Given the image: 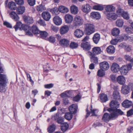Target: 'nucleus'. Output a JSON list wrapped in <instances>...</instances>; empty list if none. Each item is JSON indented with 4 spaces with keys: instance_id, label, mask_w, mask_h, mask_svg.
Returning <instances> with one entry per match:
<instances>
[{
    "instance_id": "obj_63",
    "label": "nucleus",
    "mask_w": 133,
    "mask_h": 133,
    "mask_svg": "<svg viewBox=\"0 0 133 133\" xmlns=\"http://www.w3.org/2000/svg\"><path fill=\"white\" fill-rule=\"evenodd\" d=\"M15 1L17 4L22 5L24 4V2L23 0H15Z\"/></svg>"
},
{
    "instance_id": "obj_42",
    "label": "nucleus",
    "mask_w": 133,
    "mask_h": 133,
    "mask_svg": "<svg viewBox=\"0 0 133 133\" xmlns=\"http://www.w3.org/2000/svg\"><path fill=\"white\" fill-rule=\"evenodd\" d=\"M32 32L35 34H39L40 32V31L36 25H33L32 27Z\"/></svg>"
},
{
    "instance_id": "obj_34",
    "label": "nucleus",
    "mask_w": 133,
    "mask_h": 133,
    "mask_svg": "<svg viewBox=\"0 0 133 133\" xmlns=\"http://www.w3.org/2000/svg\"><path fill=\"white\" fill-rule=\"evenodd\" d=\"M124 21L122 19H118L116 22V25L119 28H121L122 27Z\"/></svg>"
},
{
    "instance_id": "obj_7",
    "label": "nucleus",
    "mask_w": 133,
    "mask_h": 133,
    "mask_svg": "<svg viewBox=\"0 0 133 133\" xmlns=\"http://www.w3.org/2000/svg\"><path fill=\"white\" fill-rule=\"evenodd\" d=\"M119 103L116 101L112 100L111 101L110 104V105L111 107L110 108L114 110H120L117 109L119 107Z\"/></svg>"
},
{
    "instance_id": "obj_41",
    "label": "nucleus",
    "mask_w": 133,
    "mask_h": 133,
    "mask_svg": "<svg viewBox=\"0 0 133 133\" xmlns=\"http://www.w3.org/2000/svg\"><path fill=\"white\" fill-rule=\"evenodd\" d=\"M55 129V125L54 124H53L48 128V131L49 133H52L54 131Z\"/></svg>"
},
{
    "instance_id": "obj_16",
    "label": "nucleus",
    "mask_w": 133,
    "mask_h": 133,
    "mask_svg": "<svg viewBox=\"0 0 133 133\" xmlns=\"http://www.w3.org/2000/svg\"><path fill=\"white\" fill-rule=\"evenodd\" d=\"M73 17L71 15L68 14L65 16V20L66 23L68 24L71 23L73 20Z\"/></svg>"
},
{
    "instance_id": "obj_1",
    "label": "nucleus",
    "mask_w": 133,
    "mask_h": 133,
    "mask_svg": "<svg viewBox=\"0 0 133 133\" xmlns=\"http://www.w3.org/2000/svg\"><path fill=\"white\" fill-rule=\"evenodd\" d=\"M107 110L110 112V114L105 113L103 115L102 120L106 122L110 120H114L117 118L119 115H122L124 113L121 110H113L108 108Z\"/></svg>"
},
{
    "instance_id": "obj_47",
    "label": "nucleus",
    "mask_w": 133,
    "mask_h": 133,
    "mask_svg": "<svg viewBox=\"0 0 133 133\" xmlns=\"http://www.w3.org/2000/svg\"><path fill=\"white\" fill-rule=\"evenodd\" d=\"M93 9L101 11L103 9V7L101 5H98L94 6H93Z\"/></svg>"
},
{
    "instance_id": "obj_44",
    "label": "nucleus",
    "mask_w": 133,
    "mask_h": 133,
    "mask_svg": "<svg viewBox=\"0 0 133 133\" xmlns=\"http://www.w3.org/2000/svg\"><path fill=\"white\" fill-rule=\"evenodd\" d=\"M50 11L53 14L57 15L59 14L60 12L59 8L58 9L57 7H55L50 10Z\"/></svg>"
},
{
    "instance_id": "obj_15",
    "label": "nucleus",
    "mask_w": 133,
    "mask_h": 133,
    "mask_svg": "<svg viewBox=\"0 0 133 133\" xmlns=\"http://www.w3.org/2000/svg\"><path fill=\"white\" fill-rule=\"evenodd\" d=\"M23 18L25 22L28 24H32L34 22V20L32 17L25 16L23 17Z\"/></svg>"
},
{
    "instance_id": "obj_12",
    "label": "nucleus",
    "mask_w": 133,
    "mask_h": 133,
    "mask_svg": "<svg viewBox=\"0 0 133 133\" xmlns=\"http://www.w3.org/2000/svg\"><path fill=\"white\" fill-rule=\"evenodd\" d=\"M106 15L107 18L110 20H115L117 18V15L113 12L108 13Z\"/></svg>"
},
{
    "instance_id": "obj_24",
    "label": "nucleus",
    "mask_w": 133,
    "mask_h": 133,
    "mask_svg": "<svg viewBox=\"0 0 133 133\" xmlns=\"http://www.w3.org/2000/svg\"><path fill=\"white\" fill-rule=\"evenodd\" d=\"M99 97L102 102H105L108 100L107 95L104 93L100 94L99 95Z\"/></svg>"
},
{
    "instance_id": "obj_31",
    "label": "nucleus",
    "mask_w": 133,
    "mask_h": 133,
    "mask_svg": "<svg viewBox=\"0 0 133 133\" xmlns=\"http://www.w3.org/2000/svg\"><path fill=\"white\" fill-rule=\"evenodd\" d=\"M25 7L23 6H19L16 9L17 13L19 14H23L25 11Z\"/></svg>"
},
{
    "instance_id": "obj_10",
    "label": "nucleus",
    "mask_w": 133,
    "mask_h": 133,
    "mask_svg": "<svg viewBox=\"0 0 133 133\" xmlns=\"http://www.w3.org/2000/svg\"><path fill=\"white\" fill-rule=\"evenodd\" d=\"M119 65L116 63H114L112 64L111 66V70L113 73L118 72L120 70Z\"/></svg>"
},
{
    "instance_id": "obj_46",
    "label": "nucleus",
    "mask_w": 133,
    "mask_h": 133,
    "mask_svg": "<svg viewBox=\"0 0 133 133\" xmlns=\"http://www.w3.org/2000/svg\"><path fill=\"white\" fill-rule=\"evenodd\" d=\"M101 69L99 70L97 72V75L99 77H102L105 75V72Z\"/></svg>"
},
{
    "instance_id": "obj_17",
    "label": "nucleus",
    "mask_w": 133,
    "mask_h": 133,
    "mask_svg": "<svg viewBox=\"0 0 133 133\" xmlns=\"http://www.w3.org/2000/svg\"><path fill=\"white\" fill-rule=\"evenodd\" d=\"M117 80L118 83L122 85L125 84L126 81L125 77L122 75L118 76L117 78Z\"/></svg>"
},
{
    "instance_id": "obj_64",
    "label": "nucleus",
    "mask_w": 133,
    "mask_h": 133,
    "mask_svg": "<svg viewBox=\"0 0 133 133\" xmlns=\"http://www.w3.org/2000/svg\"><path fill=\"white\" fill-rule=\"evenodd\" d=\"M89 39V37L87 36L82 40V42H89L88 41Z\"/></svg>"
},
{
    "instance_id": "obj_45",
    "label": "nucleus",
    "mask_w": 133,
    "mask_h": 133,
    "mask_svg": "<svg viewBox=\"0 0 133 133\" xmlns=\"http://www.w3.org/2000/svg\"><path fill=\"white\" fill-rule=\"evenodd\" d=\"M123 39V38H122L121 39L118 38L114 39L111 41L110 43L112 44L116 45L118 42H121V41H122Z\"/></svg>"
},
{
    "instance_id": "obj_13",
    "label": "nucleus",
    "mask_w": 133,
    "mask_h": 133,
    "mask_svg": "<svg viewBox=\"0 0 133 133\" xmlns=\"http://www.w3.org/2000/svg\"><path fill=\"white\" fill-rule=\"evenodd\" d=\"M8 13H9L10 17L15 21H17L19 20V18L16 13L14 11L9 12L8 11Z\"/></svg>"
},
{
    "instance_id": "obj_18",
    "label": "nucleus",
    "mask_w": 133,
    "mask_h": 133,
    "mask_svg": "<svg viewBox=\"0 0 133 133\" xmlns=\"http://www.w3.org/2000/svg\"><path fill=\"white\" fill-rule=\"evenodd\" d=\"M78 107L77 105L72 104L69 107V110L70 113L73 114H75L77 111Z\"/></svg>"
},
{
    "instance_id": "obj_38",
    "label": "nucleus",
    "mask_w": 133,
    "mask_h": 133,
    "mask_svg": "<svg viewBox=\"0 0 133 133\" xmlns=\"http://www.w3.org/2000/svg\"><path fill=\"white\" fill-rule=\"evenodd\" d=\"M59 10L60 12L63 13H66L68 12L69 11L68 8L67 7L62 6L59 7Z\"/></svg>"
},
{
    "instance_id": "obj_5",
    "label": "nucleus",
    "mask_w": 133,
    "mask_h": 133,
    "mask_svg": "<svg viewBox=\"0 0 133 133\" xmlns=\"http://www.w3.org/2000/svg\"><path fill=\"white\" fill-rule=\"evenodd\" d=\"M83 22L82 18L79 16H76L74 18L72 26L73 28L81 26Z\"/></svg>"
},
{
    "instance_id": "obj_40",
    "label": "nucleus",
    "mask_w": 133,
    "mask_h": 133,
    "mask_svg": "<svg viewBox=\"0 0 133 133\" xmlns=\"http://www.w3.org/2000/svg\"><path fill=\"white\" fill-rule=\"evenodd\" d=\"M72 114L69 112L66 113L64 116V118L68 121L72 119Z\"/></svg>"
},
{
    "instance_id": "obj_25",
    "label": "nucleus",
    "mask_w": 133,
    "mask_h": 133,
    "mask_svg": "<svg viewBox=\"0 0 133 133\" xmlns=\"http://www.w3.org/2000/svg\"><path fill=\"white\" fill-rule=\"evenodd\" d=\"M132 102L128 100L124 101L122 103V106L125 108H128L130 107L132 104Z\"/></svg>"
},
{
    "instance_id": "obj_49",
    "label": "nucleus",
    "mask_w": 133,
    "mask_h": 133,
    "mask_svg": "<svg viewBox=\"0 0 133 133\" xmlns=\"http://www.w3.org/2000/svg\"><path fill=\"white\" fill-rule=\"evenodd\" d=\"M121 16L124 19L126 20H128L129 18V15L127 12L124 11Z\"/></svg>"
},
{
    "instance_id": "obj_23",
    "label": "nucleus",
    "mask_w": 133,
    "mask_h": 133,
    "mask_svg": "<svg viewBox=\"0 0 133 133\" xmlns=\"http://www.w3.org/2000/svg\"><path fill=\"white\" fill-rule=\"evenodd\" d=\"M54 23L57 25H59L62 23L61 19L58 16H55L53 18Z\"/></svg>"
},
{
    "instance_id": "obj_62",
    "label": "nucleus",
    "mask_w": 133,
    "mask_h": 133,
    "mask_svg": "<svg viewBox=\"0 0 133 133\" xmlns=\"http://www.w3.org/2000/svg\"><path fill=\"white\" fill-rule=\"evenodd\" d=\"M51 29L55 32H57L58 31L59 29L58 27L53 25L51 26Z\"/></svg>"
},
{
    "instance_id": "obj_37",
    "label": "nucleus",
    "mask_w": 133,
    "mask_h": 133,
    "mask_svg": "<svg viewBox=\"0 0 133 133\" xmlns=\"http://www.w3.org/2000/svg\"><path fill=\"white\" fill-rule=\"evenodd\" d=\"M100 39V35L98 34H95L94 35L93 38L94 42L96 44H97Z\"/></svg>"
},
{
    "instance_id": "obj_56",
    "label": "nucleus",
    "mask_w": 133,
    "mask_h": 133,
    "mask_svg": "<svg viewBox=\"0 0 133 133\" xmlns=\"http://www.w3.org/2000/svg\"><path fill=\"white\" fill-rule=\"evenodd\" d=\"M29 4L31 6H34L35 4V0H28Z\"/></svg>"
},
{
    "instance_id": "obj_54",
    "label": "nucleus",
    "mask_w": 133,
    "mask_h": 133,
    "mask_svg": "<svg viewBox=\"0 0 133 133\" xmlns=\"http://www.w3.org/2000/svg\"><path fill=\"white\" fill-rule=\"evenodd\" d=\"M69 91H67L65 92L61 93L60 96L61 97H64L67 96L68 94L70 92Z\"/></svg>"
},
{
    "instance_id": "obj_51",
    "label": "nucleus",
    "mask_w": 133,
    "mask_h": 133,
    "mask_svg": "<svg viewBox=\"0 0 133 133\" xmlns=\"http://www.w3.org/2000/svg\"><path fill=\"white\" fill-rule=\"evenodd\" d=\"M48 40L50 42L54 43L56 41V39L54 37L51 36L48 38Z\"/></svg>"
},
{
    "instance_id": "obj_3",
    "label": "nucleus",
    "mask_w": 133,
    "mask_h": 133,
    "mask_svg": "<svg viewBox=\"0 0 133 133\" xmlns=\"http://www.w3.org/2000/svg\"><path fill=\"white\" fill-rule=\"evenodd\" d=\"M14 28L15 29V31H17L19 29L20 30H23L25 32L31 29V27L29 25L24 24H22L21 22H17L16 24L14 26Z\"/></svg>"
},
{
    "instance_id": "obj_28",
    "label": "nucleus",
    "mask_w": 133,
    "mask_h": 133,
    "mask_svg": "<svg viewBox=\"0 0 133 133\" xmlns=\"http://www.w3.org/2000/svg\"><path fill=\"white\" fill-rule=\"evenodd\" d=\"M115 9V7L112 5H107L105 8L107 13L114 11Z\"/></svg>"
},
{
    "instance_id": "obj_9",
    "label": "nucleus",
    "mask_w": 133,
    "mask_h": 133,
    "mask_svg": "<svg viewBox=\"0 0 133 133\" xmlns=\"http://www.w3.org/2000/svg\"><path fill=\"white\" fill-rule=\"evenodd\" d=\"M88 54L90 56L91 61L95 64H98V59L97 57L95 56L92 54L91 52H88Z\"/></svg>"
},
{
    "instance_id": "obj_11",
    "label": "nucleus",
    "mask_w": 133,
    "mask_h": 133,
    "mask_svg": "<svg viewBox=\"0 0 133 133\" xmlns=\"http://www.w3.org/2000/svg\"><path fill=\"white\" fill-rule=\"evenodd\" d=\"M81 46V47L85 50H89L91 48L90 42H82Z\"/></svg>"
},
{
    "instance_id": "obj_39",
    "label": "nucleus",
    "mask_w": 133,
    "mask_h": 133,
    "mask_svg": "<svg viewBox=\"0 0 133 133\" xmlns=\"http://www.w3.org/2000/svg\"><path fill=\"white\" fill-rule=\"evenodd\" d=\"M113 96L114 99L116 100H120V96L119 92L116 90L114 92Z\"/></svg>"
},
{
    "instance_id": "obj_35",
    "label": "nucleus",
    "mask_w": 133,
    "mask_h": 133,
    "mask_svg": "<svg viewBox=\"0 0 133 133\" xmlns=\"http://www.w3.org/2000/svg\"><path fill=\"white\" fill-rule=\"evenodd\" d=\"M8 6L11 10H15L16 8V6L15 3L11 2L9 3Z\"/></svg>"
},
{
    "instance_id": "obj_4",
    "label": "nucleus",
    "mask_w": 133,
    "mask_h": 133,
    "mask_svg": "<svg viewBox=\"0 0 133 133\" xmlns=\"http://www.w3.org/2000/svg\"><path fill=\"white\" fill-rule=\"evenodd\" d=\"M132 65L131 64H128L126 65L122 66L120 69L121 74L123 75H126L132 68Z\"/></svg>"
},
{
    "instance_id": "obj_27",
    "label": "nucleus",
    "mask_w": 133,
    "mask_h": 133,
    "mask_svg": "<svg viewBox=\"0 0 133 133\" xmlns=\"http://www.w3.org/2000/svg\"><path fill=\"white\" fill-rule=\"evenodd\" d=\"M106 49L107 52L110 54H113L115 51V48L112 45H110L108 46Z\"/></svg>"
},
{
    "instance_id": "obj_58",
    "label": "nucleus",
    "mask_w": 133,
    "mask_h": 133,
    "mask_svg": "<svg viewBox=\"0 0 133 133\" xmlns=\"http://www.w3.org/2000/svg\"><path fill=\"white\" fill-rule=\"evenodd\" d=\"M3 24L8 28H12V25L10 23L7 22H4L3 23Z\"/></svg>"
},
{
    "instance_id": "obj_6",
    "label": "nucleus",
    "mask_w": 133,
    "mask_h": 133,
    "mask_svg": "<svg viewBox=\"0 0 133 133\" xmlns=\"http://www.w3.org/2000/svg\"><path fill=\"white\" fill-rule=\"evenodd\" d=\"M85 31L87 34L90 35L95 31L94 26L93 24L87 23L85 25Z\"/></svg>"
},
{
    "instance_id": "obj_20",
    "label": "nucleus",
    "mask_w": 133,
    "mask_h": 133,
    "mask_svg": "<svg viewBox=\"0 0 133 133\" xmlns=\"http://www.w3.org/2000/svg\"><path fill=\"white\" fill-rule=\"evenodd\" d=\"M74 35L77 38H80L84 35L83 31L79 29H77L74 32Z\"/></svg>"
},
{
    "instance_id": "obj_22",
    "label": "nucleus",
    "mask_w": 133,
    "mask_h": 133,
    "mask_svg": "<svg viewBox=\"0 0 133 133\" xmlns=\"http://www.w3.org/2000/svg\"><path fill=\"white\" fill-rule=\"evenodd\" d=\"M92 54L94 55H98L101 53L102 50L100 48L98 47H95L92 49Z\"/></svg>"
},
{
    "instance_id": "obj_55",
    "label": "nucleus",
    "mask_w": 133,
    "mask_h": 133,
    "mask_svg": "<svg viewBox=\"0 0 133 133\" xmlns=\"http://www.w3.org/2000/svg\"><path fill=\"white\" fill-rule=\"evenodd\" d=\"M59 114L58 113H57L53 116H52V118L56 121L60 117Z\"/></svg>"
},
{
    "instance_id": "obj_14",
    "label": "nucleus",
    "mask_w": 133,
    "mask_h": 133,
    "mask_svg": "<svg viewBox=\"0 0 133 133\" xmlns=\"http://www.w3.org/2000/svg\"><path fill=\"white\" fill-rule=\"evenodd\" d=\"M91 6L89 4L83 5L82 7V10L84 13H88L91 11Z\"/></svg>"
},
{
    "instance_id": "obj_43",
    "label": "nucleus",
    "mask_w": 133,
    "mask_h": 133,
    "mask_svg": "<svg viewBox=\"0 0 133 133\" xmlns=\"http://www.w3.org/2000/svg\"><path fill=\"white\" fill-rule=\"evenodd\" d=\"M120 32V30L118 28H114L112 30V35L114 36H117L119 34Z\"/></svg>"
},
{
    "instance_id": "obj_30",
    "label": "nucleus",
    "mask_w": 133,
    "mask_h": 133,
    "mask_svg": "<svg viewBox=\"0 0 133 133\" xmlns=\"http://www.w3.org/2000/svg\"><path fill=\"white\" fill-rule=\"evenodd\" d=\"M59 43L61 45L67 46L69 45L70 42L66 39H63L60 40Z\"/></svg>"
},
{
    "instance_id": "obj_21",
    "label": "nucleus",
    "mask_w": 133,
    "mask_h": 133,
    "mask_svg": "<svg viewBox=\"0 0 133 133\" xmlns=\"http://www.w3.org/2000/svg\"><path fill=\"white\" fill-rule=\"evenodd\" d=\"M69 29L68 26L66 25H64L61 27L60 31V34L62 35H63L67 32Z\"/></svg>"
},
{
    "instance_id": "obj_26",
    "label": "nucleus",
    "mask_w": 133,
    "mask_h": 133,
    "mask_svg": "<svg viewBox=\"0 0 133 133\" xmlns=\"http://www.w3.org/2000/svg\"><path fill=\"white\" fill-rule=\"evenodd\" d=\"M129 90L127 85H123L121 88L122 93L124 95L128 94L129 92Z\"/></svg>"
},
{
    "instance_id": "obj_29",
    "label": "nucleus",
    "mask_w": 133,
    "mask_h": 133,
    "mask_svg": "<svg viewBox=\"0 0 133 133\" xmlns=\"http://www.w3.org/2000/svg\"><path fill=\"white\" fill-rule=\"evenodd\" d=\"M36 9L39 12H42L43 11L45 10L46 8L44 5L41 4L36 6Z\"/></svg>"
},
{
    "instance_id": "obj_32",
    "label": "nucleus",
    "mask_w": 133,
    "mask_h": 133,
    "mask_svg": "<svg viewBox=\"0 0 133 133\" xmlns=\"http://www.w3.org/2000/svg\"><path fill=\"white\" fill-rule=\"evenodd\" d=\"M70 11L71 13L73 14H76L78 12V9L76 6L73 5L70 7Z\"/></svg>"
},
{
    "instance_id": "obj_52",
    "label": "nucleus",
    "mask_w": 133,
    "mask_h": 133,
    "mask_svg": "<svg viewBox=\"0 0 133 133\" xmlns=\"http://www.w3.org/2000/svg\"><path fill=\"white\" fill-rule=\"evenodd\" d=\"M78 44L77 43L75 42L71 43L70 45V47L72 49H75L77 47Z\"/></svg>"
},
{
    "instance_id": "obj_53",
    "label": "nucleus",
    "mask_w": 133,
    "mask_h": 133,
    "mask_svg": "<svg viewBox=\"0 0 133 133\" xmlns=\"http://www.w3.org/2000/svg\"><path fill=\"white\" fill-rule=\"evenodd\" d=\"M64 119L63 117H60L59 118L57 121V123L60 124H63L64 123Z\"/></svg>"
},
{
    "instance_id": "obj_33",
    "label": "nucleus",
    "mask_w": 133,
    "mask_h": 133,
    "mask_svg": "<svg viewBox=\"0 0 133 133\" xmlns=\"http://www.w3.org/2000/svg\"><path fill=\"white\" fill-rule=\"evenodd\" d=\"M91 17L96 19H99L100 18V16L99 13L98 12H92L91 14Z\"/></svg>"
},
{
    "instance_id": "obj_19",
    "label": "nucleus",
    "mask_w": 133,
    "mask_h": 133,
    "mask_svg": "<svg viewBox=\"0 0 133 133\" xmlns=\"http://www.w3.org/2000/svg\"><path fill=\"white\" fill-rule=\"evenodd\" d=\"M43 18L46 21H48L51 18L50 14L47 11H44L42 14Z\"/></svg>"
},
{
    "instance_id": "obj_61",
    "label": "nucleus",
    "mask_w": 133,
    "mask_h": 133,
    "mask_svg": "<svg viewBox=\"0 0 133 133\" xmlns=\"http://www.w3.org/2000/svg\"><path fill=\"white\" fill-rule=\"evenodd\" d=\"M133 114V109H131L127 112V116L128 117H129Z\"/></svg>"
},
{
    "instance_id": "obj_48",
    "label": "nucleus",
    "mask_w": 133,
    "mask_h": 133,
    "mask_svg": "<svg viewBox=\"0 0 133 133\" xmlns=\"http://www.w3.org/2000/svg\"><path fill=\"white\" fill-rule=\"evenodd\" d=\"M39 34H40L41 38L43 39L45 38L48 35V33L45 31H40Z\"/></svg>"
},
{
    "instance_id": "obj_8",
    "label": "nucleus",
    "mask_w": 133,
    "mask_h": 133,
    "mask_svg": "<svg viewBox=\"0 0 133 133\" xmlns=\"http://www.w3.org/2000/svg\"><path fill=\"white\" fill-rule=\"evenodd\" d=\"M99 66L101 69L105 71L109 69V65L108 62L104 61L100 63Z\"/></svg>"
},
{
    "instance_id": "obj_2",
    "label": "nucleus",
    "mask_w": 133,
    "mask_h": 133,
    "mask_svg": "<svg viewBox=\"0 0 133 133\" xmlns=\"http://www.w3.org/2000/svg\"><path fill=\"white\" fill-rule=\"evenodd\" d=\"M3 71V66L0 62V92H4L6 91L5 87L8 79L6 75L1 74Z\"/></svg>"
},
{
    "instance_id": "obj_60",
    "label": "nucleus",
    "mask_w": 133,
    "mask_h": 133,
    "mask_svg": "<svg viewBox=\"0 0 133 133\" xmlns=\"http://www.w3.org/2000/svg\"><path fill=\"white\" fill-rule=\"evenodd\" d=\"M126 31L129 34L133 33V30L130 28L127 27L125 29Z\"/></svg>"
},
{
    "instance_id": "obj_57",
    "label": "nucleus",
    "mask_w": 133,
    "mask_h": 133,
    "mask_svg": "<svg viewBox=\"0 0 133 133\" xmlns=\"http://www.w3.org/2000/svg\"><path fill=\"white\" fill-rule=\"evenodd\" d=\"M38 23L41 25H42L44 26H45L46 25L45 22L41 19L39 20L38 21Z\"/></svg>"
},
{
    "instance_id": "obj_59",
    "label": "nucleus",
    "mask_w": 133,
    "mask_h": 133,
    "mask_svg": "<svg viewBox=\"0 0 133 133\" xmlns=\"http://www.w3.org/2000/svg\"><path fill=\"white\" fill-rule=\"evenodd\" d=\"M81 97L79 95H77L76 96L74 97L73 98V100L74 101L78 102L80 99Z\"/></svg>"
},
{
    "instance_id": "obj_50",
    "label": "nucleus",
    "mask_w": 133,
    "mask_h": 133,
    "mask_svg": "<svg viewBox=\"0 0 133 133\" xmlns=\"http://www.w3.org/2000/svg\"><path fill=\"white\" fill-rule=\"evenodd\" d=\"M98 110L97 109H91V113L92 114V116H97Z\"/></svg>"
},
{
    "instance_id": "obj_36",
    "label": "nucleus",
    "mask_w": 133,
    "mask_h": 133,
    "mask_svg": "<svg viewBox=\"0 0 133 133\" xmlns=\"http://www.w3.org/2000/svg\"><path fill=\"white\" fill-rule=\"evenodd\" d=\"M69 127V125L66 123H64L61 126V130L63 132H65L68 130Z\"/></svg>"
}]
</instances>
